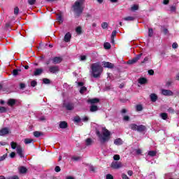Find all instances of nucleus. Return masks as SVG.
Wrapping results in <instances>:
<instances>
[{
  "mask_svg": "<svg viewBox=\"0 0 179 179\" xmlns=\"http://www.w3.org/2000/svg\"><path fill=\"white\" fill-rule=\"evenodd\" d=\"M96 134L99 138L101 143H105V142L110 141V136L111 135V133L106 127L102 128V135L99 130H96Z\"/></svg>",
  "mask_w": 179,
  "mask_h": 179,
  "instance_id": "1",
  "label": "nucleus"
},
{
  "mask_svg": "<svg viewBox=\"0 0 179 179\" xmlns=\"http://www.w3.org/2000/svg\"><path fill=\"white\" fill-rule=\"evenodd\" d=\"M91 69L93 78H100L101 73H103V67L99 63L92 64L91 65Z\"/></svg>",
  "mask_w": 179,
  "mask_h": 179,
  "instance_id": "2",
  "label": "nucleus"
},
{
  "mask_svg": "<svg viewBox=\"0 0 179 179\" xmlns=\"http://www.w3.org/2000/svg\"><path fill=\"white\" fill-rule=\"evenodd\" d=\"M131 131H137V132H145L146 131V126L143 124L137 125L135 123H131L129 125Z\"/></svg>",
  "mask_w": 179,
  "mask_h": 179,
  "instance_id": "3",
  "label": "nucleus"
},
{
  "mask_svg": "<svg viewBox=\"0 0 179 179\" xmlns=\"http://www.w3.org/2000/svg\"><path fill=\"white\" fill-rule=\"evenodd\" d=\"M73 9L76 13V16L79 17L82 13H83V7L82 5L79 3V2H75L74 5L73 6Z\"/></svg>",
  "mask_w": 179,
  "mask_h": 179,
  "instance_id": "4",
  "label": "nucleus"
},
{
  "mask_svg": "<svg viewBox=\"0 0 179 179\" xmlns=\"http://www.w3.org/2000/svg\"><path fill=\"white\" fill-rule=\"evenodd\" d=\"M110 167L113 169V170H118L122 167V163L121 162H113L111 163Z\"/></svg>",
  "mask_w": 179,
  "mask_h": 179,
  "instance_id": "5",
  "label": "nucleus"
},
{
  "mask_svg": "<svg viewBox=\"0 0 179 179\" xmlns=\"http://www.w3.org/2000/svg\"><path fill=\"white\" fill-rule=\"evenodd\" d=\"M143 54L140 53L138 54L136 57H134L132 59L129 60L127 62V64H129V65H132L134 64H136V62H138V61H139V59H141V57H142Z\"/></svg>",
  "mask_w": 179,
  "mask_h": 179,
  "instance_id": "6",
  "label": "nucleus"
},
{
  "mask_svg": "<svg viewBox=\"0 0 179 179\" xmlns=\"http://www.w3.org/2000/svg\"><path fill=\"white\" fill-rule=\"evenodd\" d=\"M10 130L8 127H3L0 129V136H5V135H9Z\"/></svg>",
  "mask_w": 179,
  "mask_h": 179,
  "instance_id": "7",
  "label": "nucleus"
},
{
  "mask_svg": "<svg viewBox=\"0 0 179 179\" xmlns=\"http://www.w3.org/2000/svg\"><path fill=\"white\" fill-rule=\"evenodd\" d=\"M49 72L50 73H58V72H59V66H49Z\"/></svg>",
  "mask_w": 179,
  "mask_h": 179,
  "instance_id": "8",
  "label": "nucleus"
},
{
  "mask_svg": "<svg viewBox=\"0 0 179 179\" xmlns=\"http://www.w3.org/2000/svg\"><path fill=\"white\" fill-rule=\"evenodd\" d=\"M63 58L62 57H55L52 59V64L57 65V64H61L63 61Z\"/></svg>",
  "mask_w": 179,
  "mask_h": 179,
  "instance_id": "9",
  "label": "nucleus"
},
{
  "mask_svg": "<svg viewBox=\"0 0 179 179\" xmlns=\"http://www.w3.org/2000/svg\"><path fill=\"white\" fill-rule=\"evenodd\" d=\"M102 65H103V68H108L109 69H113V68H114V64L109 62L103 61L102 62Z\"/></svg>",
  "mask_w": 179,
  "mask_h": 179,
  "instance_id": "10",
  "label": "nucleus"
},
{
  "mask_svg": "<svg viewBox=\"0 0 179 179\" xmlns=\"http://www.w3.org/2000/svg\"><path fill=\"white\" fill-rule=\"evenodd\" d=\"M17 153L20 157L23 158L24 157V154L23 153V148L22 146L18 145L17 147Z\"/></svg>",
  "mask_w": 179,
  "mask_h": 179,
  "instance_id": "11",
  "label": "nucleus"
},
{
  "mask_svg": "<svg viewBox=\"0 0 179 179\" xmlns=\"http://www.w3.org/2000/svg\"><path fill=\"white\" fill-rule=\"evenodd\" d=\"M162 94L164 96H173V93L170 90H162Z\"/></svg>",
  "mask_w": 179,
  "mask_h": 179,
  "instance_id": "12",
  "label": "nucleus"
},
{
  "mask_svg": "<svg viewBox=\"0 0 179 179\" xmlns=\"http://www.w3.org/2000/svg\"><path fill=\"white\" fill-rule=\"evenodd\" d=\"M87 103H90L92 105L97 104V103H100V99L98 98L90 99L87 100Z\"/></svg>",
  "mask_w": 179,
  "mask_h": 179,
  "instance_id": "13",
  "label": "nucleus"
},
{
  "mask_svg": "<svg viewBox=\"0 0 179 179\" xmlns=\"http://www.w3.org/2000/svg\"><path fill=\"white\" fill-rule=\"evenodd\" d=\"M65 108L68 110V111H72V110H73V108H75V105L72 103H66L65 105Z\"/></svg>",
  "mask_w": 179,
  "mask_h": 179,
  "instance_id": "14",
  "label": "nucleus"
},
{
  "mask_svg": "<svg viewBox=\"0 0 179 179\" xmlns=\"http://www.w3.org/2000/svg\"><path fill=\"white\" fill-rule=\"evenodd\" d=\"M71 38H72V34H71V32H67L64 36V41L66 43H69V41H71Z\"/></svg>",
  "mask_w": 179,
  "mask_h": 179,
  "instance_id": "15",
  "label": "nucleus"
},
{
  "mask_svg": "<svg viewBox=\"0 0 179 179\" xmlns=\"http://www.w3.org/2000/svg\"><path fill=\"white\" fill-rule=\"evenodd\" d=\"M43 71L44 70L43 69H36L35 71L34 72V76H40V75H41V73H43Z\"/></svg>",
  "mask_w": 179,
  "mask_h": 179,
  "instance_id": "16",
  "label": "nucleus"
},
{
  "mask_svg": "<svg viewBox=\"0 0 179 179\" xmlns=\"http://www.w3.org/2000/svg\"><path fill=\"white\" fill-rule=\"evenodd\" d=\"M59 127L62 129H65L68 128V123L65 121L60 122Z\"/></svg>",
  "mask_w": 179,
  "mask_h": 179,
  "instance_id": "17",
  "label": "nucleus"
},
{
  "mask_svg": "<svg viewBox=\"0 0 179 179\" xmlns=\"http://www.w3.org/2000/svg\"><path fill=\"white\" fill-rule=\"evenodd\" d=\"M90 111L91 113H95V111H99V106L96 105H91Z\"/></svg>",
  "mask_w": 179,
  "mask_h": 179,
  "instance_id": "18",
  "label": "nucleus"
},
{
  "mask_svg": "<svg viewBox=\"0 0 179 179\" xmlns=\"http://www.w3.org/2000/svg\"><path fill=\"white\" fill-rule=\"evenodd\" d=\"M19 172L20 174H26V173H27V168L24 166H20L19 168Z\"/></svg>",
  "mask_w": 179,
  "mask_h": 179,
  "instance_id": "19",
  "label": "nucleus"
},
{
  "mask_svg": "<svg viewBox=\"0 0 179 179\" xmlns=\"http://www.w3.org/2000/svg\"><path fill=\"white\" fill-rule=\"evenodd\" d=\"M138 83H140V85H146V83H148V79H146V78H140L138 79Z\"/></svg>",
  "mask_w": 179,
  "mask_h": 179,
  "instance_id": "20",
  "label": "nucleus"
},
{
  "mask_svg": "<svg viewBox=\"0 0 179 179\" xmlns=\"http://www.w3.org/2000/svg\"><path fill=\"white\" fill-rule=\"evenodd\" d=\"M150 100L152 103H155L157 101V95L156 94H151L150 95Z\"/></svg>",
  "mask_w": 179,
  "mask_h": 179,
  "instance_id": "21",
  "label": "nucleus"
},
{
  "mask_svg": "<svg viewBox=\"0 0 179 179\" xmlns=\"http://www.w3.org/2000/svg\"><path fill=\"white\" fill-rule=\"evenodd\" d=\"M114 143H115V145H117V146H120V145H122V143H123L122 139H121L120 138H116L114 141Z\"/></svg>",
  "mask_w": 179,
  "mask_h": 179,
  "instance_id": "22",
  "label": "nucleus"
},
{
  "mask_svg": "<svg viewBox=\"0 0 179 179\" xmlns=\"http://www.w3.org/2000/svg\"><path fill=\"white\" fill-rule=\"evenodd\" d=\"M123 20H126V22H134L135 20V17L128 16L123 18Z\"/></svg>",
  "mask_w": 179,
  "mask_h": 179,
  "instance_id": "23",
  "label": "nucleus"
},
{
  "mask_svg": "<svg viewBox=\"0 0 179 179\" xmlns=\"http://www.w3.org/2000/svg\"><path fill=\"white\" fill-rule=\"evenodd\" d=\"M43 135H44L43 132L37 131L34 132V136H35V138H40V136H43Z\"/></svg>",
  "mask_w": 179,
  "mask_h": 179,
  "instance_id": "24",
  "label": "nucleus"
},
{
  "mask_svg": "<svg viewBox=\"0 0 179 179\" xmlns=\"http://www.w3.org/2000/svg\"><path fill=\"white\" fill-rule=\"evenodd\" d=\"M139 9V5L138 4H134L131 7V10L132 12H135V10H138Z\"/></svg>",
  "mask_w": 179,
  "mask_h": 179,
  "instance_id": "25",
  "label": "nucleus"
},
{
  "mask_svg": "<svg viewBox=\"0 0 179 179\" xmlns=\"http://www.w3.org/2000/svg\"><path fill=\"white\" fill-rule=\"evenodd\" d=\"M19 72H22L21 69H14L13 70V76H17V75H19Z\"/></svg>",
  "mask_w": 179,
  "mask_h": 179,
  "instance_id": "26",
  "label": "nucleus"
},
{
  "mask_svg": "<svg viewBox=\"0 0 179 179\" xmlns=\"http://www.w3.org/2000/svg\"><path fill=\"white\" fill-rule=\"evenodd\" d=\"M87 146H90L92 143H93V140L92 138H88L85 140Z\"/></svg>",
  "mask_w": 179,
  "mask_h": 179,
  "instance_id": "27",
  "label": "nucleus"
},
{
  "mask_svg": "<svg viewBox=\"0 0 179 179\" xmlns=\"http://www.w3.org/2000/svg\"><path fill=\"white\" fill-rule=\"evenodd\" d=\"M103 48H105V50H110V48H111V44L108 42L105 43L103 44Z\"/></svg>",
  "mask_w": 179,
  "mask_h": 179,
  "instance_id": "28",
  "label": "nucleus"
},
{
  "mask_svg": "<svg viewBox=\"0 0 179 179\" xmlns=\"http://www.w3.org/2000/svg\"><path fill=\"white\" fill-rule=\"evenodd\" d=\"M157 152L154 151V150H151L148 152V156H151V157H155V156H156L157 155Z\"/></svg>",
  "mask_w": 179,
  "mask_h": 179,
  "instance_id": "29",
  "label": "nucleus"
},
{
  "mask_svg": "<svg viewBox=\"0 0 179 179\" xmlns=\"http://www.w3.org/2000/svg\"><path fill=\"white\" fill-rule=\"evenodd\" d=\"M16 103V100L13 99H10L8 100V106H15Z\"/></svg>",
  "mask_w": 179,
  "mask_h": 179,
  "instance_id": "30",
  "label": "nucleus"
},
{
  "mask_svg": "<svg viewBox=\"0 0 179 179\" xmlns=\"http://www.w3.org/2000/svg\"><path fill=\"white\" fill-rule=\"evenodd\" d=\"M136 111H142L143 110V106L141 104H138L136 106Z\"/></svg>",
  "mask_w": 179,
  "mask_h": 179,
  "instance_id": "31",
  "label": "nucleus"
},
{
  "mask_svg": "<svg viewBox=\"0 0 179 179\" xmlns=\"http://www.w3.org/2000/svg\"><path fill=\"white\" fill-rule=\"evenodd\" d=\"M43 83L45 84V85H50V83H51V80L48 78H43Z\"/></svg>",
  "mask_w": 179,
  "mask_h": 179,
  "instance_id": "32",
  "label": "nucleus"
},
{
  "mask_svg": "<svg viewBox=\"0 0 179 179\" xmlns=\"http://www.w3.org/2000/svg\"><path fill=\"white\" fill-rule=\"evenodd\" d=\"M33 139H31V138H25L24 139V143H25V145H29V143H31V142H33Z\"/></svg>",
  "mask_w": 179,
  "mask_h": 179,
  "instance_id": "33",
  "label": "nucleus"
},
{
  "mask_svg": "<svg viewBox=\"0 0 179 179\" xmlns=\"http://www.w3.org/2000/svg\"><path fill=\"white\" fill-rule=\"evenodd\" d=\"M10 145L13 149H16V148H17V143L12 141Z\"/></svg>",
  "mask_w": 179,
  "mask_h": 179,
  "instance_id": "34",
  "label": "nucleus"
},
{
  "mask_svg": "<svg viewBox=\"0 0 179 179\" xmlns=\"http://www.w3.org/2000/svg\"><path fill=\"white\" fill-rule=\"evenodd\" d=\"M76 31L78 34H82V27H78L76 29Z\"/></svg>",
  "mask_w": 179,
  "mask_h": 179,
  "instance_id": "35",
  "label": "nucleus"
},
{
  "mask_svg": "<svg viewBox=\"0 0 179 179\" xmlns=\"http://www.w3.org/2000/svg\"><path fill=\"white\" fill-rule=\"evenodd\" d=\"M162 31L164 34V36H166V34H169V29H167L165 27H162Z\"/></svg>",
  "mask_w": 179,
  "mask_h": 179,
  "instance_id": "36",
  "label": "nucleus"
},
{
  "mask_svg": "<svg viewBox=\"0 0 179 179\" xmlns=\"http://www.w3.org/2000/svg\"><path fill=\"white\" fill-rule=\"evenodd\" d=\"M87 90V88H86V87H81L80 90V93L81 94H83V93H85V92H86Z\"/></svg>",
  "mask_w": 179,
  "mask_h": 179,
  "instance_id": "37",
  "label": "nucleus"
},
{
  "mask_svg": "<svg viewBox=\"0 0 179 179\" xmlns=\"http://www.w3.org/2000/svg\"><path fill=\"white\" fill-rule=\"evenodd\" d=\"M81 121L80 117L76 116L74 117V122H77V124H79V122Z\"/></svg>",
  "mask_w": 179,
  "mask_h": 179,
  "instance_id": "38",
  "label": "nucleus"
},
{
  "mask_svg": "<svg viewBox=\"0 0 179 179\" xmlns=\"http://www.w3.org/2000/svg\"><path fill=\"white\" fill-rule=\"evenodd\" d=\"M7 110L5 106H0V113H6Z\"/></svg>",
  "mask_w": 179,
  "mask_h": 179,
  "instance_id": "39",
  "label": "nucleus"
},
{
  "mask_svg": "<svg viewBox=\"0 0 179 179\" xmlns=\"http://www.w3.org/2000/svg\"><path fill=\"white\" fill-rule=\"evenodd\" d=\"M14 15L17 16L19 15V7L14 8Z\"/></svg>",
  "mask_w": 179,
  "mask_h": 179,
  "instance_id": "40",
  "label": "nucleus"
},
{
  "mask_svg": "<svg viewBox=\"0 0 179 179\" xmlns=\"http://www.w3.org/2000/svg\"><path fill=\"white\" fill-rule=\"evenodd\" d=\"M120 159H121V157H120V155H115L113 156V160H115V162H118Z\"/></svg>",
  "mask_w": 179,
  "mask_h": 179,
  "instance_id": "41",
  "label": "nucleus"
},
{
  "mask_svg": "<svg viewBox=\"0 0 179 179\" xmlns=\"http://www.w3.org/2000/svg\"><path fill=\"white\" fill-rule=\"evenodd\" d=\"M30 85H31V87H36V86L37 85V82L35 80H34L31 81Z\"/></svg>",
  "mask_w": 179,
  "mask_h": 179,
  "instance_id": "42",
  "label": "nucleus"
},
{
  "mask_svg": "<svg viewBox=\"0 0 179 179\" xmlns=\"http://www.w3.org/2000/svg\"><path fill=\"white\" fill-rule=\"evenodd\" d=\"M8 157V154H4L3 156L0 157V162H3L5 159Z\"/></svg>",
  "mask_w": 179,
  "mask_h": 179,
  "instance_id": "43",
  "label": "nucleus"
},
{
  "mask_svg": "<svg viewBox=\"0 0 179 179\" xmlns=\"http://www.w3.org/2000/svg\"><path fill=\"white\" fill-rule=\"evenodd\" d=\"M102 29H108V24L107 22H103L101 24Z\"/></svg>",
  "mask_w": 179,
  "mask_h": 179,
  "instance_id": "44",
  "label": "nucleus"
},
{
  "mask_svg": "<svg viewBox=\"0 0 179 179\" xmlns=\"http://www.w3.org/2000/svg\"><path fill=\"white\" fill-rule=\"evenodd\" d=\"M148 36H149V37H152V36H153V29L149 28Z\"/></svg>",
  "mask_w": 179,
  "mask_h": 179,
  "instance_id": "45",
  "label": "nucleus"
},
{
  "mask_svg": "<svg viewBox=\"0 0 179 179\" xmlns=\"http://www.w3.org/2000/svg\"><path fill=\"white\" fill-rule=\"evenodd\" d=\"M176 10H177V7L176 6H171L170 7L171 12H176Z\"/></svg>",
  "mask_w": 179,
  "mask_h": 179,
  "instance_id": "46",
  "label": "nucleus"
},
{
  "mask_svg": "<svg viewBox=\"0 0 179 179\" xmlns=\"http://www.w3.org/2000/svg\"><path fill=\"white\" fill-rule=\"evenodd\" d=\"M10 24H12V22L9 21L6 23L5 28L6 29H10Z\"/></svg>",
  "mask_w": 179,
  "mask_h": 179,
  "instance_id": "47",
  "label": "nucleus"
},
{
  "mask_svg": "<svg viewBox=\"0 0 179 179\" xmlns=\"http://www.w3.org/2000/svg\"><path fill=\"white\" fill-rule=\"evenodd\" d=\"M161 117L162 118V120H166L167 118V113H161Z\"/></svg>",
  "mask_w": 179,
  "mask_h": 179,
  "instance_id": "48",
  "label": "nucleus"
},
{
  "mask_svg": "<svg viewBox=\"0 0 179 179\" xmlns=\"http://www.w3.org/2000/svg\"><path fill=\"white\" fill-rule=\"evenodd\" d=\"M117 36V30L112 31L111 38H114Z\"/></svg>",
  "mask_w": 179,
  "mask_h": 179,
  "instance_id": "49",
  "label": "nucleus"
},
{
  "mask_svg": "<svg viewBox=\"0 0 179 179\" xmlns=\"http://www.w3.org/2000/svg\"><path fill=\"white\" fill-rule=\"evenodd\" d=\"M72 160H74V162H78V160H80V157H72Z\"/></svg>",
  "mask_w": 179,
  "mask_h": 179,
  "instance_id": "50",
  "label": "nucleus"
},
{
  "mask_svg": "<svg viewBox=\"0 0 179 179\" xmlns=\"http://www.w3.org/2000/svg\"><path fill=\"white\" fill-rule=\"evenodd\" d=\"M57 20H58V22H59V23H62L64 22V20H62V15H59L57 18Z\"/></svg>",
  "mask_w": 179,
  "mask_h": 179,
  "instance_id": "51",
  "label": "nucleus"
},
{
  "mask_svg": "<svg viewBox=\"0 0 179 179\" xmlns=\"http://www.w3.org/2000/svg\"><path fill=\"white\" fill-rule=\"evenodd\" d=\"M55 171H56V173H59V171H61V167L59 166H55Z\"/></svg>",
  "mask_w": 179,
  "mask_h": 179,
  "instance_id": "52",
  "label": "nucleus"
},
{
  "mask_svg": "<svg viewBox=\"0 0 179 179\" xmlns=\"http://www.w3.org/2000/svg\"><path fill=\"white\" fill-rule=\"evenodd\" d=\"M29 5H34L36 3V0H28Z\"/></svg>",
  "mask_w": 179,
  "mask_h": 179,
  "instance_id": "53",
  "label": "nucleus"
},
{
  "mask_svg": "<svg viewBox=\"0 0 179 179\" xmlns=\"http://www.w3.org/2000/svg\"><path fill=\"white\" fill-rule=\"evenodd\" d=\"M24 87H26V84L21 83H20V89H24Z\"/></svg>",
  "mask_w": 179,
  "mask_h": 179,
  "instance_id": "54",
  "label": "nucleus"
},
{
  "mask_svg": "<svg viewBox=\"0 0 179 179\" xmlns=\"http://www.w3.org/2000/svg\"><path fill=\"white\" fill-rule=\"evenodd\" d=\"M82 121H83V122H87V121H89V117L87 116H85L82 118Z\"/></svg>",
  "mask_w": 179,
  "mask_h": 179,
  "instance_id": "55",
  "label": "nucleus"
},
{
  "mask_svg": "<svg viewBox=\"0 0 179 179\" xmlns=\"http://www.w3.org/2000/svg\"><path fill=\"white\" fill-rule=\"evenodd\" d=\"M106 179H114V176H113L111 174H107Z\"/></svg>",
  "mask_w": 179,
  "mask_h": 179,
  "instance_id": "56",
  "label": "nucleus"
},
{
  "mask_svg": "<svg viewBox=\"0 0 179 179\" xmlns=\"http://www.w3.org/2000/svg\"><path fill=\"white\" fill-rule=\"evenodd\" d=\"M168 113H170V114H174V109H173V108H169L168 109Z\"/></svg>",
  "mask_w": 179,
  "mask_h": 179,
  "instance_id": "57",
  "label": "nucleus"
},
{
  "mask_svg": "<svg viewBox=\"0 0 179 179\" xmlns=\"http://www.w3.org/2000/svg\"><path fill=\"white\" fill-rule=\"evenodd\" d=\"M15 156H16V152H12L10 154V157L11 159H13L15 157Z\"/></svg>",
  "mask_w": 179,
  "mask_h": 179,
  "instance_id": "58",
  "label": "nucleus"
},
{
  "mask_svg": "<svg viewBox=\"0 0 179 179\" xmlns=\"http://www.w3.org/2000/svg\"><path fill=\"white\" fill-rule=\"evenodd\" d=\"M7 179H19V176H10V177L7 178Z\"/></svg>",
  "mask_w": 179,
  "mask_h": 179,
  "instance_id": "59",
  "label": "nucleus"
},
{
  "mask_svg": "<svg viewBox=\"0 0 179 179\" xmlns=\"http://www.w3.org/2000/svg\"><path fill=\"white\" fill-rule=\"evenodd\" d=\"M122 179H129V178L128 177V176H127V174H125V173H122Z\"/></svg>",
  "mask_w": 179,
  "mask_h": 179,
  "instance_id": "60",
  "label": "nucleus"
},
{
  "mask_svg": "<svg viewBox=\"0 0 179 179\" xmlns=\"http://www.w3.org/2000/svg\"><path fill=\"white\" fill-rule=\"evenodd\" d=\"M172 48L176 49V48H178V44L177 43H173L172 44Z\"/></svg>",
  "mask_w": 179,
  "mask_h": 179,
  "instance_id": "61",
  "label": "nucleus"
},
{
  "mask_svg": "<svg viewBox=\"0 0 179 179\" xmlns=\"http://www.w3.org/2000/svg\"><path fill=\"white\" fill-rule=\"evenodd\" d=\"M87 57L86 55H81L80 56V61H86Z\"/></svg>",
  "mask_w": 179,
  "mask_h": 179,
  "instance_id": "62",
  "label": "nucleus"
},
{
  "mask_svg": "<svg viewBox=\"0 0 179 179\" xmlns=\"http://www.w3.org/2000/svg\"><path fill=\"white\" fill-rule=\"evenodd\" d=\"M148 75H150V76L155 75V71H153L152 69L148 70Z\"/></svg>",
  "mask_w": 179,
  "mask_h": 179,
  "instance_id": "63",
  "label": "nucleus"
},
{
  "mask_svg": "<svg viewBox=\"0 0 179 179\" xmlns=\"http://www.w3.org/2000/svg\"><path fill=\"white\" fill-rule=\"evenodd\" d=\"M123 120H124V121H129V116H128V115H124V116L123 117Z\"/></svg>",
  "mask_w": 179,
  "mask_h": 179,
  "instance_id": "64",
  "label": "nucleus"
}]
</instances>
